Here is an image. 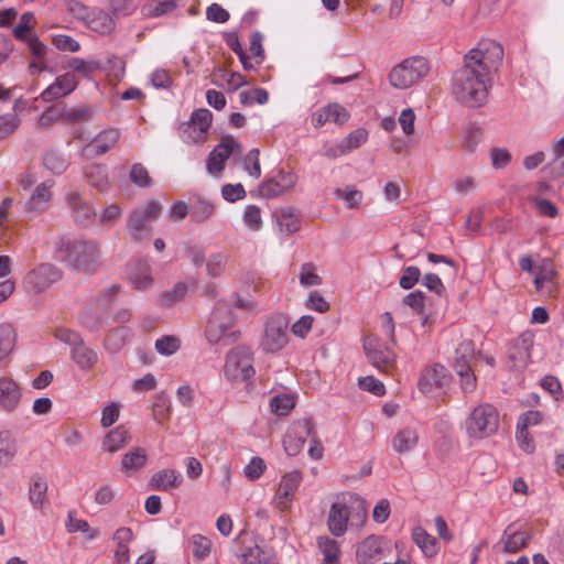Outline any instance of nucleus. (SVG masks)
Wrapping results in <instances>:
<instances>
[{
    "label": "nucleus",
    "instance_id": "774afa93",
    "mask_svg": "<svg viewBox=\"0 0 564 564\" xmlns=\"http://www.w3.org/2000/svg\"><path fill=\"white\" fill-rule=\"evenodd\" d=\"M489 156L496 170L506 167L511 161V154L503 148H492L489 152Z\"/></svg>",
    "mask_w": 564,
    "mask_h": 564
},
{
    "label": "nucleus",
    "instance_id": "e2e57ef3",
    "mask_svg": "<svg viewBox=\"0 0 564 564\" xmlns=\"http://www.w3.org/2000/svg\"><path fill=\"white\" fill-rule=\"evenodd\" d=\"M421 271L415 265H409L403 269L399 284L403 290L412 289L420 280Z\"/></svg>",
    "mask_w": 564,
    "mask_h": 564
},
{
    "label": "nucleus",
    "instance_id": "f257e3e1",
    "mask_svg": "<svg viewBox=\"0 0 564 564\" xmlns=\"http://www.w3.org/2000/svg\"><path fill=\"white\" fill-rule=\"evenodd\" d=\"M503 58L500 43L484 39L464 56V65L452 76V94L460 104L477 108L488 97L491 74Z\"/></svg>",
    "mask_w": 564,
    "mask_h": 564
},
{
    "label": "nucleus",
    "instance_id": "0eeeda50",
    "mask_svg": "<svg viewBox=\"0 0 564 564\" xmlns=\"http://www.w3.org/2000/svg\"><path fill=\"white\" fill-rule=\"evenodd\" d=\"M499 414L495 406L484 403L476 406L466 419V432L469 437L485 438L498 430Z\"/></svg>",
    "mask_w": 564,
    "mask_h": 564
},
{
    "label": "nucleus",
    "instance_id": "5fc2aeb1",
    "mask_svg": "<svg viewBox=\"0 0 564 564\" xmlns=\"http://www.w3.org/2000/svg\"><path fill=\"white\" fill-rule=\"evenodd\" d=\"M44 165L55 174H61L66 171L68 166L67 160L55 151H50L43 159Z\"/></svg>",
    "mask_w": 564,
    "mask_h": 564
},
{
    "label": "nucleus",
    "instance_id": "6e6d98bb",
    "mask_svg": "<svg viewBox=\"0 0 564 564\" xmlns=\"http://www.w3.org/2000/svg\"><path fill=\"white\" fill-rule=\"evenodd\" d=\"M259 156L260 151L251 149L242 159L243 170L254 178H259L261 175Z\"/></svg>",
    "mask_w": 564,
    "mask_h": 564
},
{
    "label": "nucleus",
    "instance_id": "680f3d73",
    "mask_svg": "<svg viewBox=\"0 0 564 564\" xmlns=\"http://www.w3.org/2000/svg\"><path fill=\"white\" fill-rule=\"evenodd\" d=\"M89 113L90 111L87 107L67 108L61 104L62 121L76 122L82 119H88Z\"/></svg>",
    "mask_w": 564,
    "mask_h": 564
},
{
    "label": "nucleus",
    "instance_id": "393cba45",
    "mask_svg": "<svg viewBox=\"0 0 564 564\" xmlns=\"http://www.w3.org/2000/svg\"><path fill=\"white\" fill-rule=\"evenodd\" d=\"M129 281L134 289L148 290L153 284L150 264L145 261L133 263L129 272Z\"/></svg>",
    "mask_w": 564,
    "mask_h": 564
},
{
    "label": "nucleus",
    "instance_id": "ddd939ff",
    "mask_svg": "<svg viewBox=\"0 0 564 564\" xmlns=\"http://www.w3.org/2000/svg\"><path fill=\"white\" fill-rule=\"evenodd\" d=\"M221 307H217L216 310H214L206 326V338L212 344H231L236 341L240 335V333L237 330H230V316H226V318L221 321Z\"/></svg>",
    "mask_w": 564,
    "mask_h": 564
},
{
    "label": "nucleus",
    "instance_id": "a19ab883",
    "mask_svg": "<svg viewBox=\"0 0 564 564\" xmlns=\"http://www.w3.org/2000/svg\"><path fill=\"white\" fill-rule=\"evenodd\" d=\"M86 177L89 185L100 192L105 191L109 185L107 169L104 165H90L86 171Z\"/></svg>",
    "mask_w": 564,
    "mask_h": 564
},
{
    "label": "nucleus",
    "instance_id": "6e6552de",
    "mask_svg": "<svg viewBox=\"0 0 564 564\" xmlns=\"http://www.w3.org/2000/svg\"><path fill=\"white\" fill-rule=\"evenodd\" d=\"M223 373L231 382L250 380L256 373L251 350L245 346L231 349L226 355Z\"/></svg>",
    "mask_w": 564,
    "mask_h": 564
},
{
    "label": "nucleus",
    "instance_id": "2eb2a0df",
    "mask_svg": "<svg viewBox=\"0 0 564 564\" xmlns=\"http://www.w3.org/2000/svg\"><path fill=\"white\" fill-rule=\"evenodd\" d=\"M236 150L241 153V144L237 142L232 135H225L208 155L206 162L207 172L212 175H219L225 167V161L229 159Z\"/></svg>",
    "mask_w": 564,
    "mask_h": 564
},
{
    "label": "nucleus",
    "instance_id": "c9c22d12",
    "mask_svg": "<svg viewBox=\"0 0 564 564\" xmlns=\"http://www.w3.org/2000/svg\"><path fill=\"white\" fill-rule=\"evenodd\" d=\"M412 539L425 556L432 557L437 553V540L429 534L422 527L413 529Z\"/></svg>",
    "mask_w": 564,
    "mask_h": 564
},
{
    "label": "nucleus",
    "instance_id": "864d4df0",
    "mask_svg": "<svg viewBox=\"0 0 564 564\" xmlns=\"http://www.w3.org/2000/svg\"><path fill=\"white\" fill-rule=\"evenodd\" d=\"M242 219L245 225L252 231H258L262 227L261 209L256 205L246 206Z\"/></svg>",
    "mask_w": 564,
    "mask_h": 564
},
{
    "label": "nucleus",
    "instance_id": "412c9836",
    "mask_svg": "<svg viewBox=\"0 0 564 564\" xmlns=\"http://www.w3.org/2000/svg\"><path fill=\"white\" fill-rule=\"evenodd\" d=\"M296 177L290 172H280L274 177L264 181L259 186V193L264 198H274L295 185Z\"/></svg>",
    "mask_w": 564,
    "mask_h": 564
},
{
    "label": "nucleus",
    "instance_id": "4be33fe9",
    "mask_svg": "<svg viewBox=\"0 0 564 564\" xmlns=\"http://www.w3.org/2000/svg\"><path fill=\"white\" fill-rule=\"evenodd\" d=\"M22 397L20 386L10 377H0V408L12 412L18 409Z\"/></svg>",
    "mask_w": 564,
    "mask_h": 564
},
{
    "label": "nucleus",
    "instance_id": "bf43d9fd",
    "mask_svg": "<svg viewBox=\"0 0 564 564\" xmlns=\"http://www.w3.org/2000/svg\"><path fill=\"white\" fill-rule=\"evenodd\" d=\"M267 465L261 457H252L243 467V475L249 480L259 479L265 471Z\"/></svg>",
    "mask_w": 564,
    "mask_h": 564
},
{
    "label": "nucleus",
    "instance_id": "58836bf2",
    "mask_svg": "<svg viewBox=\"0 0 564 564\" xmlns=\"http://www.w3.org/2000/svg\"><path fill=\"white\" fill-rule=\"evenodd\" d=\"M18 453L15 437L8 431L0 432V466L8 465Z\"/></svg>",
    "mask_w": 564,
    "mask_h": 564
},
{
    "label": "nucleus",
    "instance_id": "a211bd4d",
    "mask_svg": "<svg viewBox=\"0 0 564 564\" xmlns=\"http://www.w3.org/2000/svg\"><path fill=\"white\" fill-rule=\"evenodd\" d=\"M529 533L518 524H509L502 532L496 549L506 553L513 554L524 549L529 541Z\"/></svg>",
    "mask_w": 564,
    "mask_h": 564
},
{
    "label": "nucleus",
    "instance_id": "4d7b16f0",
    "mask_svg": "<svg viewBox=\"0 0 564 564\" xmlns=\"http://www.w3.org/2000/svg\"><path fill=\"white\" fill-rule=\"evenodd\" d=\"M268 556L257 544L246 547L241 554V564H268Z\"/></svg>",
    "mask_w": 564,
    "mask_h": 564
},
{
    "label": "nucleus",
    "instance_id": "f8f14e48",
    "mask_svg": "<svg viewBox=\"0 0 564 564\" xmlns=\"http://www.w3.org/2000/svg\"><path fill=\"white\" fill-rule=\"evenodd\" d=\"M302 473L299 470H292L285 473L275 489V492L271 499V506L281 512L289 510L292 507L295 494L302 482Z\"/></svg>",
    "mask_w": 564,
    "mask_h": 564
},
{
    "label": "nucleus",
    "instance_id": "72a5a7b5",
    "mask_svg": "<svg viewBox=\"0 0 564 564\" xmlns=\"http://www.w3.org/2000/svg\"><path fill=\"white\" fill-rule=\"evenodd\" d=\"M213 84L216 86H227L231 91L247 85L245 77L239 73H229L224 68H218L213 73Z\"/></svg>",
    "mask_w": 564,
    "mask_h": 564
},
{
    "label": "nucleus",
    "instance_id": "b1692460",
    "mask_svg": "<svg viewBox=\"0 0 564 564\" xmlns=\"http://www.w3.org/2000/svg\"><path fill=\"white\" fill-rule=\"evenodd\" d=\"M66 200L74 220L86 226L94 216L91 207L83 199L80 194L75 192L69 193Z\"/></svg>",
    "mask_w": 564,
    "mask_h": 564
},
{
    "label": "nucleus",
    "instance_id": "39448f33",
    "mask_svg": "<svg viewBox=\"0 0 564 564\" xmlns=\"http://www.w3.org/2000/svg\"><path fill=\"white\" fill-rule=\"evenodd\" d=\"M162 209V204L154 199L147 200L143 205L132 209L126 225L127 235L130 239L140 241L148 237L151 231V224L160 217Z\"/></svg>",
    "mask_w": 564,
    "mask_h": 564
},
{
    "label": "nucleus",
    "instance_id": "338daca9",
    "mask_svg": "<svg viewBox=\"0 0 564 564\" xmlns=\"http://www.w3.org/2000/svg\"><path fill=\"white\" fill-rule=\"evenodd\" d=\"M359 387L377 397H381L386 393L384 384L372 376L359 378Z\"/></svg>",
    "mask_w": 564,
    "mask_h": 564
},
{
    "label": "nucleus",
    "instance_id": "ea45409f",
    "mask_svg": "<svg viewBox=\"0 0 564 564\" xmlns=\"http://www.w3.org/2000/svg\"><path fill=\"white\" fill-rule=\"evenodd\" d=\"M129 336L130 330L127 327L113 328L104 340L105 350L111 354L118 352L123 348Z\"/></svg>",
    "mask_w": 564,
    "mask_h": 564
},
{
    "label": "nucleus",
    "instance_id": "7c9ffc66",
    "mask_svg": "<svg viewBox=\"0 0 564 564\" xmlns=\"http://www.w3.org/2000/svg\"><path fill=\"white\" fill-rule=\"evenodd\" d=\"M350 118V112L340 104L332 102L319 111V126L325 122H333L338 126L345 124Z\"/></svg>",
    "mask_w": 564,
    "mask_h": 564
},
{
    "label": "nucleus",
    "instance_id": "aec40b11",
    "mask_svg": "<svg viewBox=\"0 0 564 564\" xmlns=\"http://www.w3.org/2000/svg\"><path fill=\"white\" fill-rule=\"evenodd\" d=\"M532 346L533 336L531 334L524 333L514 339L508 351V358L513 369L521 370L528 366Z\"/></svg>",
    "mask_w": 564,
    "mask_h": 564
},
{
    "label": "nucleus",
    "instance_id": "9b49d317",
    "mask_svg": "<svg viewBox=\"0 0 564 564\" xmlns=\"http://www.w3.org/2000/svg\"><path fill=\"white\" fill-rule=\"evenodd\" d=\"M367 360L379 371L389 372L397 362V355L375 336H368L362 345Z\"/></svg>",
    "mask_w": 564,
    "mask_h": 564
},
{
    "label": "nucleus",
    "instance_id": "f03ea898",
    "mask_svg": "<svg viewBox=\"0 0 564 564\" xmlns=\"http://www.w3.org/2000/svg\"><path fill=\"white\" fill-rule=\"evenodd\" d=\"M366 501L357 494L345 492L336 497L327 516V528L332 535L343 536L348 528L359 530L367 520Z\"/></svg>",
    "mask_w": 564,
    "mask_h": 564
},
{
    "label": "nucleus",
    "instance_id": "c85d7f7f",
    "mask_svg": "<svg viewBox=\"0 0 564 564\" xmlns=\"http://www.w3.org/2000/svg\"><path fill=\"white\" fill-rule=\"evenodd\" d=\"M119 138L120 131L118 129H107L96 135L87 149L95 155H102L118 143Z\"/></svg>",
    "mask_w": 564,
    "mask_h": 564
},
{
    "label": "nucleus",
    "instance_id": "cd10ccee",
    "mask_svg": "<svg viewBox=\"0 0 564 564\" xmlns=\"http://www.w3.org/2000/svg\"><path fill=\"white\" fill-rule=\"evenodd\" d=\"M131 442L129 430L123 425H118L108 432L102 441V449L108 453H116Z\"/></svg>",
    "mask_w": 564,
    "mask_h": 564
},
{
    "label": "nucleus",
    "instance_id": "bb28decb",
    "mask_svg": "<svg viewBox=\"0 0 564 564\" xmlns=\"http://www.w3.org/2000/svg\"><path fill=\"white\" fill-rule=\"evenodd\" d=\"M70 358L82 370H90L99 360L97 350L85 345L84 339L70 349Z\"/></svg>",
    "mask_w": 564,
    "mask_h": 564
},
{
    "label": "nucleus",
    "instance_id": "4c0bfd02",
    "mask_svg": "<svg viewBox=\"0 0 564 564\" xmlns=\"http://www.w3.org/2000/svg\"><path fill=\"white\" fill-rule=\"evenodd\" d=\"M215 213V206L212 202L200 196H195L191 203V218L195 223L209 220Z\"/></svg>",
    "mask_w": 564,
    "mask_h": 564
},
{
    "label": "nucleus",
    "instance_id": "7ed1b4c3",
    "mask_svg": "<svg viewBox=\"0 0 564 564\" xmlns=\"http://www.w3.org/2000/svg\"><path fill=\"white\" fill-rule=\"evenodd\" d=\"M65 261L74 271L87 274L95 273L102 264L99 242L85 239L69 241Z\"/></svg>",
    "mask_w": 564,
    "mask_h": 564
},
{
    "label": "nucleus",
    "instance_id": "3c124183",
    "mask_svg": "<svg viewBox=\"0 0 564 564\" xmlns=\"http://www.w3.org/2000/svg\"><path fill=\"white\" fill-rule=\"evenodd\" d=\"M187 293V286L180 282L175 284L171 290L163 292L160 296V301L165 306H173L177 302L182 301Z\"/></svg>",
    "mask_w": 564,
    "mask_h": 564
},
{
    "label": "nucleus",
    "instance_id": "69168bd1",
    "mask_svg": "<svg viewBox=\"0 0 564 564\" xmlns=\"http://www.w3.org/2000/svg\"><path fill=\"white\" fill-rule=\"evenodd\" d=\"M53 45L64 52H77L80 48L79 43L72 36L66 34H57L52 39Z\"/></svg>",
    "mask_w": 564,
    "mask_h": 564
},
{
    "label": "nucleus",
    "instance_id": "79ce46f5",
    "mask_svg": "<svg viewBox=\"0 0 564 564\" xmlns=\"http://www.w3.org/2000/svg\"><path fill=\"white\" fill-rule=\"evenodd\" d=\"M15 337V332L10 324H0V361L13 350Z\"/></svg>",
    "mask_w": 564,
    "mask_h": 564
},
{
    "label": "nucleus",
    "instance_id": "a878e982",
    "mask_svg": "<svg viewBox=\"0 0 564 564\" xmlns=\"http://www.w3.org/2000/svg\"><path fill=\"white\" fill-rule=\"evenodd\" d=\"M182 484V475L175 469H161L154 473L150 479V487L153 490L167 491L177 488Z\"/></svg>",
    "mask_w": 564,
    "mask_h": 564
},
{
    "label": "nucleus",
    "instance_id": "dca6fc26",
    "mask_svg": "<svg viewBox=\"0 0 564 564\" xmlns=\"http://www.w3.org/2000/svg\"><path fill=\"white\" fill-rule=\"evenodd\" d=\"M449 382L451 375L446 367L441 364H434L422 370L417 387L422 393L432 394L448 387Z\"/></svg>",
    "mask_w": 564,
    "mask_h": 564
},
{
    "label": "nucleus",
    "instance_id": "6ab92c4d",
    "mask_svg": "<svg viewBox=\"0 0 564 564\" xmlns=\"http://www.w3.org/2000/svg\"><path fill=\"white\" fill-rule=\"evenodd\" d=\"M77 86L78 80L76 76L70 72H66L57 76L55 80L41 93L40 98L45 102H52L68 96Z\"/></svg>",
    "mask_w": 564,
    "mask_h": 564
},
{
    "label": "nucleus",
    "instance_id": "473e14b6",
    "mask_svg": "<svg viewBox=\"0 0 564 564\" xmlns=\"http://www.w3.org/2000/svg\"><path fill=\"white\" fill-rule=\"evenodd\" d=\"M86 24L89 29L100 34H109L115 30L113 19L101 9H91Z\"/></svg>",
    "mask_w": 564,
    "mask_h": 564
},
{
    "label": "nucleus",
    "instance_id": "4468645a",
    "mask_svg": "<svg viewBox=\"0 0 564 564\" xmlns=\"http://www.w3.org/2000/svg\"><path fill=\"white\" fill-rule=\"evenodd\" d=\"M473 343L469 340L463 341L456 349L454 369L460 377L459 384L464 394L474 392L477 387L476 376L466 360L467 356L473 354Z\"/></svg>",
    "mask_w": 564,
    "mask_h": 564
},
{
    "label": "nucleus",
    "instance_id": "de8ad7c7",
    "mask_svg": "<svg viewBox=\"0 0 564 564\" xmlns=\"http://www.w3.org/2000/svg\"><path fill=\"white\" fill-rule=\"evenodd\" d=\"M553 155L550 173L553 177H560L564 174V137L553 144Z\"/></svg>",
    "mask_w": 564,
    "mask_h": 564
},
{
    "label": "nucleus",
    "instance_id": "0e129e2a",
    "mask_svg": "<svg viewBox=\"0 0 564 564\" xmlns=\"http://www.w3.org/2000/svg\"><path fill=\"white\" fill-rule=\"evenodd\" d=\"M155 348L159 354L170 356L180 348V340L174 336H163L155 341Z\"/></svg>",
    "mask_w": 564,
    "mask_h": 564
},
{
    "label": "nucleus",
    "instance_id": "49530a36",
    "mask_svg": "<svg viewBox=\"0 0 564 564\" xmlns=\"http://www.w3.org/2000/svg\"><path fill=\"white\" fill-rule=\"evenodd\" d=\"M101 322V314L97 307L87 306L78 315V323L89 329L96 332L99 328Z\"/></svg>",
    "mask_w": 564,
    "mask_h": 564
},
{
    "label": "nucleus",
    "instance_id": "c756f323",
    "mask_svg": "<svg viewBox=\"0 0 564 564\" xmlns=\"http://www.w3.org/2000/svg\"><path fill=\"white\" fill-rule=\"evenodd\" d=\"M52 187L53 182L52 181H45L40 183L34 192L32 193L29 202H28V208L33 212H41L44 210L52 198Z\"/></svg>",
    "mask_w": 564,
    "mask_h": 564
},
{
    "label": "nucleus",
    "instance_id": "c03bdc74",
    "mask_svg": "<svg viewBox=\"0 0 564 564\" xmlns=\"http://www.w3.org/2000/svg\"><path fill=\"white\" fill-rule=\"evenodd\" d=\"M34 14L32 12H25L21 15L19 23L13 28L14 37L24 42L29 36H34L36 33L33 29Z\"/></svg>",
    "mask_w": 564,
    "mask_h": 564
},
{
    "label": "nucleus",
    "instance_id": "09e8293b",
    "mask_svg": "<svg viewBox=\"0 0 564 564\" xmlns=\"http://www.w3.org/2000/svg\"><path fill=\"white\" fill-rule=\"evenodd\" d=\"M294 398L290 394L274 395L270 401V409L278 415H288L294 408Z\"/></svg>",
    "mask_w": 564,
    "mask_h": 564
},
{
    "label": "nucleus",
    "instance_id": "e433bc0d",
    "mask_svg": "<svg viewBox=\"0 0 564 564\" xmlns=\"http://www.w3.org/2000/svg\"><path fill=\"white\" fill-rule=\"evenodd\" d=\"M319 552L323 554V564L340 563V543L329 536H319Z\"/></svg>",
    "mask_w": 564,
    "mask_h": 564
},
{
    "label": "nucleus",
    "instance_id": "052dcab7",
    "mask_svg": "<svg viewBox=\"0 0 564 564\" xmlns=\"http://www.w3.org/2000/svg\"><path fill=\"white\" fill-rule=\"evenodd\" d=\"M193 545V554L196 558L203 560L208 556L212 547V542L204 535L195 534L191 539Z\"/></svg>",
    "mask_w": 564,
    "mask_h": 564
},
{
    "label": "nucleus",
    "instance_id": "9d476101",
    "mask_svg": "<svg viewBox=\"0 0 564 564\" xmlns=\"http://www.w3.org/2000/svg\"><path fill=\"white\" fill-rule=\"evenodd\" d=\"M63 276L62 270L52 263H41L28 272L23 283L33 294H41L58 282Z\"/></svg>",
    "mask_w": 564,
    "mask_h": 564
},
{
    "label": "nucleus",
    "instance_id": "5701e85b",
    "mask_svg": "<svg viewBox=\"0 0 564 564\" xmlns=\"http://www.w3.org/2000/svg\"><path fill=\"white\" fill-rule=\"evenodd\" d=\"M213 121V113L206 109L200 108L193 111L187 126L195 133L192 139L195 142L204 141L205 134L210 128Z\"/></svg>",
    "mask_w": 564,
    "mask_h": 564
},
{
    "label": "nucleus",
    "instance_id": "8fccbe9b",
    "mask_svg": "<svg viewBox=\"0 0 564 564\" xmlns=\"http://www.w3.org/2000/svg\"><path fill=\"white\" fill-rule=\"evenodd\" d=\"M482 137V130L477 124H468L463 130V147L474 152L478 147Z\"/></svg>",
    "mask_w": 564,
    "mask_h": 564
},
{
    "label": "nucleus",
    "instance_id": "2f4dec72",
    "mask_svg": "<svg viewBox=\"0 0 564 564\" xmlns=\"http://www.w3.org/2000/svg\"><path fill=\"white\" fill-rule=\"evenodd\" d=\"M417 443V432L412 427L400 430L392 438V447L399 454L411 452Z\"/></svg>",
    "mask_w": 564,
    "mask_h": 564
},
{
    "label": "nucleus",
    "instance_id": "37998d69",
    "mask_svg": "<svg viewBox=\"0 0 564 564\" xmlns=\"http://www.w3.org/2000/svg\"><path fill=\"white\" fill-rule=\"evenodd\" d=\"M334 194L337 199L344 202L347 208H358L364 199L362 192L350 186L336 188Z\"/></svg>",
    "mask_w": 564,
    "mask_h": 564
},
{
    "label": "nucleus",
    "instance_id": "f3484780",
    "mask_svg": "<svg viewBox=\"0 0 564 564\" xmlns=\"http://www.w3.org/2000/svg\"><path fill=\"white\" fill-rule=\"evenodd\" d=\"M387 543L379 535L365 538L356 549V561L358 564H372L386 557Z\"/></svg>",
    "mask_w": 564,
    "mask_h": 564
},
{
    "label": "nucleus",
    "instance_id": "423d86ee",
    "mask_svg": "<svg viewBox=\"0 0 564 564\" xmlns=\"http://www.w3.org/2000/svg\"><path fill=\"white\" fill-rule=\"evenodd\" d=\"M314 423L311 420L302 419L293 422L286 431L283 440V445L289 456H296L308 441L310 446L307 449L308 455L315 458V451L317 448V440L313 434Z\"/></svg>",
    "mask_w": 564,
    "mask_h": 564
},
{
    "label": "nucleus",
    "instance_id": "1a4fd4ad",
    "mask_svg": "<svg viewBox=\"0 0 564 564\" xmlns=\"http://www.w3.org/2000/svg\"><path fill=\"white\" fill-rule=\"evenodd\" d=\"M290 321L284 314H274L264 324L262 347L267 351H278L289 341Z\"/></svg>",
    "mask_w": 564,
    "mask_h": 564
},
{
    "label": "nucleus",
    "instance_id": "f704fd0d",
    "mask_svg": "<svg viewBox=\"0 0 564 564\" xmlns=\"http://www.w3.org/2000/svg\"><path fill=\"white\" fill-rule=\"evenodd\" d=\"M147 452L142 447H133L122 456L121 470L124 473H135L147 464Z\"/></svg>",
    "mask_w": 564,
    "mask_h": 564
},
{
    "label": "nucleus",
    "instance_id": "20e7f679",
    "mask_svg": "<svg viewBox=\"0 0 564 564\" xmlns=\"http://www.w3.org/2000/svg\"><path fill=\"white\" fill-rule=\"evenodd\" d=\"M429 61L423 56H411L392 67L389 83L397 89H408L420 83L430 73Z\"/></svg>",
    "mask_w": 564,
    "mask_h": 564
},
{
    "label": "nucleus",
    "instance_id": "a18cd8bd",
    "mask_svg": "<svg viewBox=\"0 0 564 564\" xmlns=\"http://www.w3.org/2000/svg\"><path fill=\"white\" fill-rule=\"evenodd\" d=\"M67 66L86 78H89L93 73L101 68V64L98 61H85L79 57H72Z\"/></svg>",
    "mask_w": 564,
    "mask_h": 564
},
{
    "label": "nucleus",
    "instance_id": "603ef678",
    "mask_svg": "<svg viewBox=\"0 0 564 564\" xmlns=\"http://www.w3.org/2000/svg\"><path fill=\"white\" fill-rule=\"evenodd\" d=\"M46 492L47 482L42 477L35 478L29 491L31 503L35 507H41L45 500Z\"/></svg>",
    "mask_w": 564,
    "mask_h": 564
},
{
    "label": "nucleus",
    "instance_id": "13d9d810",
    "mask_svg": "<svg viewBox=\"0 0 564 564\" xmlns=\"http://www.w3.org/2000/svg\"><path fill=\"white\" fill-rule=\"evenodd\" d=\"M368 140V131L365 128H357L343 139L344 147L350 152L360 148Z\"/></svg>",
    "mask_w": 564,
    "mask_h": 564
}]
</instances>
